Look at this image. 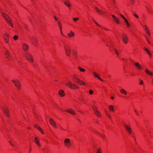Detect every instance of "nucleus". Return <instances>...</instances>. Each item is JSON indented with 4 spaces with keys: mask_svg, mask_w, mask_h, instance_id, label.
I'll return each mask as SVG.
<instances>
[{
    "mask_svg": "<svg viewBox=\"0 0 153 153\" xmlns=\"http://www.w3.org/2000/svg\"><path fill=\"white\" fill-rule=\"evenodd\" d=\"M124 20L127 26L128 27H130L131 25H130L129 23L128 20L127 19H125Z\"/></svg>",
    "mask_w": 153,
    "mask_h": 153,
    "instance_id": "nucleus-33",
    "label": "nucleus"
},
{
    "mask_svg": "<svg viewBox=\"0 0 153 153\" xmlns=\"http://www.w3.org/2000/svg\"><path fill=\"white\" fill-rule=\"evenodd\" d=\"M34 142L35 144L39 147L40 148L41 147V144L40 142L39 139L38 138L35 137H34Z\"/></svg>",
    "mask_w": 153,
    "mask_h": 153,
    "instance_id": "nucleus-11",
    "label": "nucleus"
},
{
    "mask_svg": "<svg viewBox=\"0 0 153 153\" xmlns=\"http://www.w3.org/2000/svg\"><path fill=\"white\" fill-rule=\"evenodd\" d=\"M10 37V36L8 33H6L4 34L3 38L5 43L7 44L9 43Z\"/></svg>",
    "mask_w": 153,
    "mask_h": 153,
    "instance_id": "nucleus-9",
    "label": "nucleus"
},
{
    "mask_svg": "<svg viewBox=\"0 0 153 153\" xmlns=\"http://www.w3.org/2000/svg\"><path fill=\"white\" fill-rule=\"evenodd\" d=\"M61 31V34L62 35L64 36V35L63 34H62V31Z\"/></svg>",
    "mask_w": 153,
    "mask_h": 153,
    "instance_id": "nucleus-60",
    "label": "nucleus"
},
{
    "mask_svg": "<svg viewBox=\"0 0 153 153\" xmlns=\"http://www.w3.org/2000/svg\"><path fill=\"white\" fill-rule=\"evenodd\" d=\"M97 153H102L101 149L100 148H98L97 151Z\"/></svg>",
    "mask_w": 153,
    "mask_h": 153,
    "instance_id": "nucleus-38",
    "label": "nucleus"
},
{
    "mask_svg": "<svg viewBox=\"0 0 153 153\" xmlns=\"http://www.w3.org/2000/svg\"><path fill=\"white\" fill-rule=\"evenodd\" d=\"M22 48L23 50L25 52L26 51H27L29 49V46L26 43H24L23 44Z\"/></svg>",
    "mask_w": 153,
    "mask_h": 153,
    "instance_id": "nucleus-18",
    "label": "nucleus"
},
{
    "mask_svg": "<svg viewBox=\"0 0 153 153\" xmlns=\"http://www.w3.org/2000/svg\"><path fill=\"white\" fill-rule=\"evenodd\" d=\"M12 82L18 90H20L21 89V86L20 83L18 80L17 79L12 80Z\"/></svg>",
    "mask_w": 153,
    "mask_h": 153,
    "instance_id": "nucleus-7",
    "label": "nucleus"
},
{
    "mask_svg": "<svg viewBox=\"0 0 153 153\" xmlns=\"http://www.w3.org/2000/svg\"><path fill=\"white\" fill-rule=\"evenodd\" d=\"M25 57L27 60L30 63L34 62V58L32 55L29 53H27L25 55Z\"/></svg>",
    "mask_w": 153,
    "mask_h": 153,
    "instance_id": "nucleus-3",
    "label": "nucleus"
},
{
    "mask_svg": "<svg viewBox=\"0 0 153 153\" xmlns=\"http://www.w3.org/2000/svg\"><path fill=\"white\" fill-rule=\"evenodd\" d=\"M66 111L73 115H74L76 114L75 111L74 110L71 109H68Z\"/></svg>",
    "mask_w": 153,
    "mask_h": 153,
    "instance_id": "nucleus-21",
    "label": "nucleus"
},
{
    "mask_svg": "<svg viewBox=\"0 0 153 153\" xmlns=\"http://www.w3.org/2000/svg\"><path fill=\"white\" fill-rule=\"evenodd\" d=\"M89 93L90 95H92L93 94V91L92 90H90L89 91Z\"/></svg>",
    "mask_w": 153,
    "mask_h": 153,
    "instance_id": "nucleus-45",
    "label": "nucleus"
},
{
    "mask_svg": "<svg viewBox=\"0 0 153 153\" xmlns=\"http://www.w3.org/2000/svg\"><path fill=\"white\" fill-rule=\"evenodd\" d=\"M143 28L145 31L146 32V34L149 36L150 35V33L149 31L148 28H147V26L146 25H144L143 26Z\"/></svg>",
    "mask_w": 153,
    "mask_h": 153,
    "instance_id": "nucleus-20",
    "label": "nucleus"
},
{
    "mask_svg": "<svg viewBox=\"0 0 153 153\" xmlns=\"http://www.w3.org/2000/svg\"><path fill=\"white\" fill-rule=\"evenodd\" d=\"M143 81L142 80L140 79V82L139 83V84L140 85H142L143 84Z\"/></svg>",
    "mask_w": 153,
    "mask_h": 153,
    "instance_id": "nucleus-50",
    "label": "nucleus"
},
{
    "mask_svg": "<svg viewBox=\"0 0 153 153\" xmlns=\"http://www.w3.org/2000/svg\"><path fill=\"white\" fill-rule=\"evenodd\" d=\"M134 111L135 112V114H136L137 116H139V114L138 113V112H137V111L136 110H134Z\"/></svg>",
    "mask_w": 153,
    "mask_h": 153,
    "instance_id": "nucleus-51",
    "label": "nucleus"
},
{
    "mask_svg": "<svg viewBox=\"0 0 153 153\" xmlns=\"http://www.w3.org/2000/svg\"><path fill=\"white\" fill-rule=\"evenodd\" d=\"M135 66L139 70H142L143 69V67L138 62H136L134 64Z\"/></svg>",
    "mask_w": 153,
    "mask_h": 153,
    "instance_id": "nucleus-17",
    "label": "nucleus"
},
{
    "mask_svg": "<svg viewBox=\"0 0 153 153\" xmlns=\"http://www.w3.org/2000/svg\"><path fill=\"white\" fill-rule=\"evenodd\" d=\"M114 52L115 53L117 54V55L118 56L119 55V52L116 49H114Z\"/></svg>",
    "mask_w": 153,
    "mask_h": 153,
    "instance_id": "nucleus-44",
    "label": "nucleus"
},
{
    "mask_svg": "<svg viewBox=\"0 0 153 153\" xmlns=\"http://www.w3.org/2000/svg\"><path fill=\"white\" fill-rule=\"evenodd\" d=\"M32 147H30L28 151L29 153H30L32 151Z\"/></svg>",
    "mask_w": 153,
    "mask_h": 153,
    "instance_id": "nucleus-48",
    "label": "nucleus"
},
{
    "mask_svg": "<svg viewBox=\"0 0 153 153\" xmlns=\"http://www.w3.org/2000/svg\"><path fill=\"white\" fill-rule=\"evenodd\" d=\"M105 114L107 116V117L109 118H111V114L110 113H108L107 111H105Z\"/></svg>",
    "mask_w": 153,
    "mask_h": 153,
    "instance_id": "nucleus-32",
    "label": "nucleus"
},
{
    "mask_svg": "<svg viewBox=\"0 0 153 153\" xmlns=\"http://www.w3.org/2000/svg\"><path fill=\"white\" fill-rule=\"evenodd\" d=\"M10 144H12V143H11V142H10Z\"/></svg>",
    "mask_w": 153,
    "mask_h": 153,
    "instance_id": "nucleus-64",
    "label": "nucleus"
},
{
    "mask_svg": "<svg viewBox=\"0 0 153 153\" xmlns=\"http://www.w3.org/2000/svg\"><path fill=\"white\" fill-rule=\"evenodd\" d=\"M64 3L68 7H69L71 6V4L69 1H64Z\"/></svg>",
    "mask_w": 153,
    "mask_h": 153,
    "instance_id": "nucleus-28",
    "label": "nucleus"
},
{
    "mask_svg": "<svg viewBox=\"0 0 153 153\" xmlns=\"http://www.w3.org/2000/svg\"><path fill=\"white\" fill-rule=\"evenodd\" d=\"M79 20V18H73V20L74 22H76L77 21H78Z\"/></svg>",
    "mask_w": 153,
    "mask_h": 153,
    "instance_id": "nucleus-40",
    "label": "nucleus"
},
{
    "mask_svg": "<svg viewBox=\"0 0 153 153\" xmlns=\"http://www.w3.org/2000/svg\"><path fill=\"white\" fill-rule=\"evenodd\" d=\"M152 84H153V79L152 80Z\"/></svg>",
    "mask_w": 153,
    "mask_h": 153,
    "instance_id": "nucleus-63",
    "label": "nucleus"
},
{
    "mask_svg": "<svg viewBox=\"0 0 153 153\" xmlns=\"http://www.w3.org/2000/svg\"><path fill=\"white\" fill-rule=\"evenodd\" d=\"M146 8L147 12L149 13H150L151 11V9L148 6H146Z\"/></svg>",
    "mask_w": 153,
    "mask_h": 153,
    "instance_id": "nucleus-36",
    "label": "nucleus"
},
{
    "mask_svg": "<svg viewBox=\"0 0 153 153\" xmlns=\"http://www.w3.org/2000/svg\"><path fill=\"white\" fill-rule=\"evenodd\" d=\"M114 97H111V100H114Z\"/></svg>",
    "mask_w": 153,
    "mask_h": 153,
    "instance_id": "nucleus-58",
    "label": "nucleus"
},
{
    "mask_svg": "<svg viewBox=\"0 0 153 153\" xmlns=\"http://www.w3.org/2000/svg\"><path fill=\"white\" fill-rule=\"evenodd\" d=\"M83 101V102H83V103H85V104H86L87 102V101L85 100V99H84V100H82Z\"/></svg>",
    "mask_w": 153,
    "mask_h": 153,
    "instance_id": "nucleus-46",
    "label": "nucleus"
},
{
    "mask_svg": "<svg viewBox=\"0 0 153 153\" xmlns=\"http://www.w3.org/2000/svg\"><path fill=\"white\" fill-rule=\"evenodd\" d=\"M111 16L113 17V19L114 20L116 23L117 24H119L120 23V22L119 19L116 17L115 15L113 14L111 15Z\"/></svg>",
    "mask_w": 153,
    "mask_h": 153,
    "instance_id": "nucleus-15",
    "label": "nucleus"
},
{
    "mask_svg": "<svg viewBox=\"0 0 153 153\" xmlns=\"http://www.w3.org/2000/svg\"><path fill=\"white\" fill-rule=\"evenodd\" d=\"M94 22L95 24H96V25H97L98 26H99L100 27H101V26L99 25L97 23V22L95 21L94 20Z\"/></svg>",
    "mask_w": 153,
    "mask_h": 153,
    "instance_id": "nucleus-53",
    "label": "nucleus"
},
{
    "mask_svg": "<svg viewBox=\"0 0 153 153\" xmlns=\"http://www.w3.org/2000/svg\"><path fill=\"white\" fill-rule=\"evenodd\" d=\"M120 93L126 95L127 93L126 91L124 90L123 89H121L120 90Z\"/></svg>",
    "mask_w": 153,
    "mask_h": 153,
    "instance_id": "nucleus-25",
    "label": "nucleus"
},
{
    "mask_svg": "<svg viewBox=\"0 0 153 153\" xmlns=\"http://www.w3.org/2000/svg\"><path fill=\"white\" fill-rule=\"evenodd\" d=\"M13 38L14 40H17L18 39L19 37L17 35H15L13 36Z\"/></svg>",
    "mask_w": 153,
    "mask_h": 153,
    "instance_id": "nucleus-37",
    "label": "nucleus"
},
{
    "mask_svg": "<svg viewBox=\"0 0 153 153\" xmlns=\"http://www.w3.org/2000/svg\"><path fill=\"white\" fill-rule=\"evenodd\" d=\"M131 4H134L135 3L134 0H130Z\"/></svg>",
    "mask_w": 153,
    "mask_h": 153,
    "instance_id": "nucleus-43",
    "label": "nucleus"
},
{
    "mask_svg": "<svg viewBox=\"0 0 153 153\" xmlns=\"http://www.w3.org/2000/svg\"><path fill=\"white\" fill-rule=\"evenodd\" d=\"M3 111L6 116L7 117H10V112L8 108H6L4 109L3 110Z\"/></svg>",
    "mask_w": 153,
    "mask_h": 153,
    "instance_id": "nucleus-14",
    "label": "nucleus"
},
{
    "mask_svg": "<svg viewBox=\"0 0 153 153\" xmlns=\"http://www.w3.org/2000/svg\"><path fill=\"white\" fill-rule=\"evenodd\" d=\"M78 69L79 71L81 72H84L85 71V70L84 68H81L80 67H79Z\"/></svg>",
    "mask_w": 153,
    "mask_h": 153,
    "instance_id": "nucleus-35",
    "label": "nucleus"
},
{
    "mask_svg": "<svg viewBox=\"0 0 153 153\" xmlns=\"http://www.w3.org/2000/svg\"><path fill=\"white\" fill-rule=\"evenodd\" d=\"M73 79L74 81L75 82H77L80 79L77 77L76 76H74L73 77Z\"/></svg>",
    "mask_w": 153,
    "mask_h": 153,
    "instance_id": "nucleus-31",
    "label": "nucleus"
},
{
    "mask_svg": "<svg viewBox=\"0 0 153 153\" xmlns=\"http://www.w3.org/2000/svg\"><path fill=\"white\" fill-rule=\"evenodd\" d=\"M54 19H55V20H56V21H57L58 20V19H57V18L56 17V16H54Z\"/></svg>",
    "mask_w": 153,
    "mask_h": 153,
    "instance_id": "nucleus-56",
    "label": "nucleus"
},
{
    "mask_svg": "<svg viewBox=\"0 0 153 153\" xmlns=\"http://www.w3.org/2000/svg\"><path fill=\"white\" fill-rule=\"evenodd\" d=\"M120 16L122 17L124 19V20L125 19H126V18L124 17V16L122 15V14H120Z\"/></svg>",
    "mask_w": 153,
    "mask_h": 153,
    "instance_id": "nucleus-52",
    "label": "nucleus"
},
{
    "mask_svg": "<svg viewBox=\"0 0 153 153\" xmlns=\"http://www.w3.org/2000/svg\"><path fill=\"white\" fill-rule=\"evenodd\" d=\"M144 50L146 52L149 54V56L150 57L151 56L152 54H151V53L149 52V50L147 48H146V47H145L144 48Z\"/></svg>",
    "mask_w": 153,
    "mask_h": 153,
    "instance_id": "nucleus-29",
    "label": "nucleus"
},
{
    "mask_svg": "<svg viewBox=\"0 0 153 153\" xmlns=\"http://www.w3.org/2000/svg\"><path fill=\"white\" fill-rule=\"evenodd\" d=\"M122 59L123 60V61H124V60H125V59H124V58H122Z\"/></svg>",
    "mask_w": 153,
    "mask_h": 153,
    "instance_id": "nucleus-61",
    "label": "nucleus"
},
{
    "mask_svg": "<svg viewBox=\"0 0 153 153\" xmlns=\"http://www.w3.org/2000/svg\"><path fill=\"white\" fill-rule=\"evenodd\" d=\"M108 109L109 111L111 112H114V107L112 105H110L108 107Z\"/></svg>",
    "mask_w": 153,
    "mask_h": 153,
    "instance_id": "nucleus-24",
    "label": "nucleus"
},
{
    "mask_svg": "<svg viewBox=\"0 0 153 153\" xmlns=\"http://www.w3.org/2000/svg\"><path fill=\"white\" fill-rule=\"evenodd\" d=\"M113 1V4L114 6H115L116 3V1L115 0H112Z\"/></svg>",
    "mask_w": 153,
    "mask_h": 153,
    "instance_id": "nucleus-49",
    "label": "nucleus"
},
{
    "mask_svg": "<svg viewBox=\"0 0 153 153\" xmlns=\"http://www.w3.org/2000/svg\"><path fill=\"white\" fill-rule=\"evenodd\" d=\"M94 75H95V77H97L100 80H102L98 76V74H97V73L95 72H94Z\"/></svg>",
    "mask_w": 153,
    "mask_h": 153,
    "instance_id": "nucleus-34",
    "label": "nucleus"
},
{
    "mask_svg": "<svg viewBox=\"0 0 153 153\" xmlns=\"http://www.w3.org/2000/svg\"><path fill=\"white\" fill-rule=\"evenodd\" d=\"M145 72L147 74L149 75H150L152 76L153 75V73L148 70V69H146L145 71Z\"/></svg>",
    "mask_w": 153,
    "mask_h": 153,
    "instance_id": "nucleus-26",
    "label": "nucleus"
},
{
    "mask_svg": "<svg viewBox=\"0 0 153 153\" xmlns=\"http://www.w3.org/2000/svg\"><path fill=\"white\" fill-rule=\"evenodd\" d=\"M122 38L123 42L127 44L128 41L127 35L125 33H123L122 35Z\"/></svg>",
    "mask_w": 153,
    "mask_h": 153,
    "instance_id": "nucleus-10",
    "label": "nucleus"
},
{
    "mask_svg": "<svg viewBox=\"0 0 153 153\" xmlns=\"http://www.w3.org/2000/svg\"><path fill=\"white\" fill-rule=\"evenodd\" d=\"M65 53L66 55L69 56L71 54V49L70 46L68 44L65 45L64 46Z\"/></svg>",
    "mask_w": 153,
    "mask_h": 153,
    "instance_id": "nucleus-6",
    "label": "nucleus"
},
{
    "mask_svg": "<svg viewBox=\"0 0 153 153\" xmlns=\"http://www.w3.org/2000/svg\"><path fill=\"white\" fill-rule=\"evenodd\" d=\"M84 99H85V98H84L81 97V98H79V100L80 101H81V102H82L83 101L82 100H84Z\"/></svg>",
    "mask_w": 153,
    "mask_h": 153,
    "instance_id": "nucleus-47",
    "label": "nucleus"
},
{
    "mask_svg": "<svg viewBox=\"0 0 153 153\" xmlns=\"http://www.w3.org/2000/svg\"><path fill=\"white\" fill-rule=\"evenodd\" d=\"M68 35L70 37H73L74 35V33L72 31H71L68 34Z\"/></svg>",
    "mask_w": 153,
    "mask_h": 153,
    "instance_id": "nucleus-27",
    "label": "nucleus"
},
{
    "mask_svg": "<svg viewBox=\"0 0 153 153\" xmlns=\"http://www.w3.org/2000/svg\"><path fill=\"white\" fill-rule=\"evenodd\" d=\"M45 69L47 70L48 69V67H47V66H45Z\"/></svg>",
    "mask_w": 153,
    "mask_h": 153,
    "instance_id": "nucleus-57",
    "label": "nucleus"
},
{
    "mask_svg": "<svg viewBox=\"0 0 153 153\" xmlns=\"http://www.w3.org/2000/svg\"><path fill=\"white\" fill-rule=\"evenodd\" d=\"M65 85L73 90L78 89L79 88V87L77 85L73 83L71 81H69L68 82L66 83Z\"/></svg>",
    "mask_w": 153,
    "mask_h": 153,
    "instance_id": "nucleus-1",
    "label": "nucleus"
},
{
    "mask_svg": "<svg viewBox=\"0 0 153 153\" xmlns=\"http://www.w3.org/2000/svg\"><path fill=\"white\" fill-rule=\"evenodd\" d=\"M64 146L67 148H70L71 146V141L69 138H66L64 140Z\"/></svg>",
    "mask_w": 153,
    "mask_h": 153,
    "instance_id": "nucleus-8",
    "label": "nucleus"
},
{
    "mask_svg": "<svg viewBox=\"0 0 153 153\" xmlns=\"http://www.w3.org/2000/svg\"><path fill=\"white\" fill-rule=\"evenodd\" d=\"M99 13H100L101 15H104L105 14V12L102 10H100Z\"/></svg>",
    "mask_w": 153,
    "mask_h": 153,
    "instance_id": "nucleus-39",
    "label": "nucleus"
},
{
    "mask_svg": "<svg viewBox=\"0 0 153 153\" xmlns=\"http://www.w3.org/2000/svg\"><path fill=\"white\" fill-rule=\"evenodd\" d=\"M31 42L34 45H36L38 43V40L35 37H32L30 38Z\"/></svg>",
    "mask_w": 153,
    "mask_h": 153,
    "instance_id": "nucleus-13",
    "label": "nucleus"
},
{
    "mask_svg": "<svg viewBox=\"0 0 153 153\" xmlns=\"http://www.w3.org/2000/svg\"><path fill=\"white\" fill-rule=\"evenodd\" d=\"M59 27L60 28L61 31L62 27H61V24H59Z\"/></svg>",
    "mask_w": 153,
    "mask_h": 153,
    "instance_id": "nucleus-55",
    "label": "nucleus"
},
{
    "mask_svg": "<svg viewBox=\"0 0 153 153\" xmlns=\"http://www.w3.org/2000/svg\"><path fill=\"white\" fill-rule=\"evenodd\" d=\"M34 127L37 128L38 130L41 133L43 134H44L45 133L43 130L39 126V125L37 124H35L34 125Z\"/></svg>",
    "mask_w": 153,
    "mask_h": 153,
    "instance_id": "nucleus-19",
    "label": "nucleus"
},
{
    "mask_svg": "<svg viewBox=\"0 0 153 153\" xmlns=\"http://www.w3.org/2000/svg\"><path fill=\"white\" fill-rule=\"evenodd\" d=\"M65 1H69L68 0H65Z\"/></svg>",
    "mask_w": 153,
    "mask_h": 153,
    "instance_id": "nucleus-62",
    "label": "nucleus"
},
{
    "mask_svg": "<svg viewBox=\"0 0 153 153\" xmlns=\"http://www.w3.org/2000/svg\"><path fill=\"white\" fill-rule=\"evenodd\" d=\"M133 15H134V16H135V17H136L137 18H139V17H138V16L136 14H133Z\"/></svg>",
    "mask_w": 153,
    "mask_h": 153,
    "instance_id": "nucleus-54",
    "label": "nucleus"
},
{
    "mask_svg": "<svg viewBox=\"0 0 153 153\" xmlns=\"http://www.w3.org/2000/svg\"><path fill=\"white\" fill-rule=\"evenodd\" d=\"M58 24H59H59H61V22H58Z\"/></svg>",
    "mask_w": 153,
    "mask_h": 153,
    "instance_id": "nucleus-59",
    "label": "nucleus"
},
{
    "mask_svg": "<svg viewBox=\"0 0 153 153\" xmlns=\"http://www.w3.org/2000/svg\"><path fill=\"white\" fill-rule=\"evenodd\" d=\"M100 27L101 28V29L102 30H108V29L105 27H101H101Z\"/></svg>",
    "mask_w": 153,
    "mask_h": 153,
    "instance_id": "nucleus-41",
    "label": "nucleus"
},
{
    "mask_svg": "<svg viewBox=\"0 0 153 153\" xmlns=\"http://www.w3.org/2000/svg\"><path fill=\"white\" fill-rule=\"evenodd\" d=\"M78 84L82 85H86V83L85 82L79 79V80L78 81V82H77Z\"/></svg>",
    "mask_w": 153,
    "mask_h": 153,
    "instance_id": "nucleus-23",
    "label": "nucleus"
},
{
    "mask_svg": "<svg viewBox=\"0 0 153 153\" xmlns=\"http://www.w3.org/2000/svg\"><path fill=\"white\" fill-rule=\"evenodd\" d=\"M59 94L60 96L61 97H63L65 95L64 92L62 90H60L59 91Z\"/></svg>",
    "mask_w": 153,
    "mask_h": 153,
    "instance_id": "nucleus-22",
    "label": "nucleus"
},
{
    "mask_svg": "<svg viewBox=\"0 0 153 153\" xmlns=\"http://www.w3.org/2000/svg\"><path fill=\"white\" fill-rule=\"evenodd\" d=\"M125 130L127 133L129 134H131L132 131L131 129V126L130 123L126 124L124 126Z\"/></svg>",
    "mask_w": 153,
    "mask_h": 153,
    "instance_id": "nucleus-4",
    "label": "nucleus"
},
{
    "mask_svg": "<svg viewBox=\"0 0 153 153\" xmlns=\"http://www.w3.org/2000/svg\"><path fill=\"white\" fill-rule=\"evenodd\" d=\"M2 15L8 24L12 28H13V23L12 22V21H10V18L8 16L4 13H3Z\"/></svg>",
    "mask_w": 153,
    "mask_h": 153,
    "instance_id": "nucleus-2",
    "label": "nucleus"
},
{
    "mask_svg": "<svg viewBox=\"0 0 153 153\" xmlns=\"http://www.w3.org/2000/svg\"><path fill=\"white\" fill-rule=\"evenodd\" d=\"M100 136L103 139L104 141L106 140L107 139L106 137L104 134H101Z\"/></svg>",
    "mask_w": 153,
    "mask_h": 153,
    "instance_id": "nucleus-30",
    "label": "nucleus"
},
{
    "mask_svg": "<svg viewBox=\"0 0 153 153\" xmlns=\"http://www.w3.org/2000/svg\"><path fill=\"white\" fill-rule=\"evenodd\" d=\"M5 56L6 58L10 60H11L12 59V56L10 52L8 50H6L5 53Z\"/></svg>",
    "mask_w": 153,
    "mask_h": 153,
    "instance_id": "nucleus-12",
    "label": "nucleus"
},
{
    "mask_svg": "<svg viewBox=\"0 0 153 153\" xmlns=\"http://www.w3.org/2000/svg\"><path fill=\"white\" fill-rule=\"evenodd\" d=\"M49 121L50 124L52 125L53 127L55 128H57V126L55 122L51 118H50Z\"/></svg>",
    "mask_w": 153,
    "mask_h": 153,
    "instance_id": "nucleus-16",
    "label": "nucleus"
},
{
    "mask_svg": "<svg viewBox=\"0 0 153 153\" xmlns=\"http://www.w3.org/2000/svg\"><path fill=\"white\" fill-rule=\"evenodd\" d=\"M95 9L97 12L98 13H99L100 10H99V9L98 7H95Z\"/></svg>",
    "mask_w": 153,
    "mask_h": 153,
    "instance_id": "nucleus-42",
    "label": "nucleus"
},
{
    "mask_svg": "<svg viewBox=\"0 0 153 153\" xmlns=\"http://www.w3.org/2000/svg\"><path fill=\"white\" fill-rule=\"evenodd\" d=\"M92 108L95 114L96 117L98 118H100L102 115L101 113L98 111L97 108L95 105H92Z\"/></svg>",
    "mask_w": 153,
    "mask_h": 153,
    "instance_id": "nucleus-5",
    "label": "nucleus"
}]
</instances>
